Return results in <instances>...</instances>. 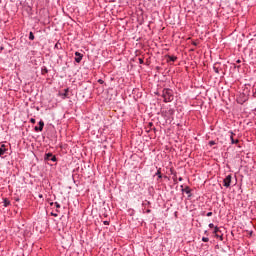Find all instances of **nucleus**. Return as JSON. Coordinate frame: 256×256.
I'll return each instance as SVG.
<instances>
[{
    "mask_svg": "<svg viewBox=\"0 0 256 256\" xmlns=\"http://www.w3.org/2000/svg\"><path fill=\"white\" fill-rule=\"evenodd\" d=\"M178 181H183V177H179V178H178Z\"/></svg>",
    "mask_w": 256,
    "mask_h": 256,
    "instance_id": "obj_39",
    "label": "nucleus"
},
{
    "mask_svg": "<svg viewBox=\"0 0 256 256\" xmlns=\"http://www.w3.org/2000/svg\"><path fill=\"white\" fill-rule=\"evenodd\" d=\"M219 65H221V63L219 62H216L214 65H213V70L215 73L219 74Z\"/></svg>",
    "mask_w": 256,
    "mask_h": 256,
    "instance_id": "obj_14",
    "label": "nucleus"
},
{
    "mask_svg": "<svg viewBox=\"0 0 256 256\" xmlns=\"http://www.w3.org/2000/svg\"><path fill=\"white\" fill-rule=\"evenodd\" d=\"M203 217H204V215H205V212H202V214H201Z\"/></svg>",
    "mask_w": 256,
    "mask_h": 256,
    "instance_id": "obj_43",
    "label": "nucleus"
},
{
    "mask_svg": "<svg viewBox=\"0 0 256 256\" xmlns=\"http://www.w3.org/2000/svg\"><path fill=\"white\" fill-rule=\"evenodd\" d=\"M203 243H209V237H202Z\"/></svg>",
    "mask_w": 256,
    "mask_h": 256,
    "instance_id": "obj_23",
    "label": "nucleus"
},
{
    "mask_svg": "<svg viewBox=\"0 0 256 256\" xmlns=\"http://www.w3.org/2000/svg\"><path fill=\"white\" fill-rule=\"evenodd\" d=\"M219 233H221V229H219V227L215 226V227H214L213 234H214V235H218Z\"/></svg>",
    "mask_w": 256,
    "mask_h": 256,
    "instance_id": "obj_17",
    "label": "nucleus"
},
{
    "mask_svg": "<svg viewBox=\"0 0 256 256\" xmlns=\"http://www.w3.org/2000/svg\"><path fill=\"white\" fill-rule=\"evenodd\" d=\"M154 177H157V181H159V179H163V174H161V168L157 169V172L155 173Z\"/></svg>",
    "mask_w": 256,
    "mask_h": 256,
    "instance_id": "obj_13",
    "label": "nucleus"
},
{
    "mask_svg": "<svg viewBox=\"0 0 256 256\" xmlns=\"http://www.w3.org/2000/svg\"><path fill=\"white\" fill-rule=\"evenodd\" d=\"M246 101H249V97H247L245 93H243L240 95L237 102L239 103V105H243V103H246Z\"/></svg>",
    "mask_w": 256,
    "mask_h": 256,
    "instance_id": "obj_10",
    "label": "nucleus"
},
{
    "mask_svg": "<svg viewBox=\"0 0 256 256\" xmlns=\"http://www.w3.org/2000/svg\"><path fill=\"white\" fill-rule=\"evenodd\" d=\"M214 237H216V239H220V241H223V234L221 233L214 235Z\"/></svg>",
    "mask_w": 256,
    "mask_h": 256,
    "instance_id": "obj_20",
    "label": "nucleus"
},
{
    "mask_svg": "<svg viewBox=\"0 0 256 256\" xmlns=\"http://www.w3.org/2000/svg\"><path fill=\"white\" fill-rule=\"evenodd\" d=\"M138 61H139V64H140V65H143V64L145 63V61L143 60V58H139Z\"/></svg>",
    "mask_w": 256,
    "mask_h": 256,
    "instance_id": "obj_25",
    "label": "nucleus"
},
{
    "mask_svg": "<svg viewBox=\"0 0 256 256\" xmlns=\"http://www.w3.org/2000/svg\"><path fill=\"white\" fill-rule=\"evenodd\" d=\"M213 216V212H208L207 214H206V217H212Z\"/></svg>",
    "mask_w": 256,
    "mask_h": 256,
    "instance_id": "obj_29",
    "label": "nucleus"
},
{
    "mask_svg": "<svg viewBox=\"0 0 256 256\" xmlns=\"http://www.w3.org/2000/svg\"><path fill=\"white\" fill-rule=\"evenodd\" d=\"M44 161H52L53 163H57V156L53 155L51 152H48L44 155Z\"/></svg>",
    "mask_w": 256,
    "mask_h": 256,
    "instance_id": "obj_4",
    "label": "nucleus"
},
{
    "mask_svg": "<svg viewBox=\"0 0 256 256\" xmlns=\"http://www.w3.org/2000/svg\"><path fill=\"white\" fill-rule=\"evenodd\" d=\"M152 129H153V131H157V128H155V127H153Z\"/></svg>",
    "mask_w": 256,
    "mask_h": 256,
    "instance_id": "obj_42",
    "label": "nucleus"
},
{
    "mask_svg": "<svg viewBox=\"0 0 256 256\" xmlns=\"http://www.w3.org/2000/svg\"><path fill=\"white\" fill-rule=\"evenodd\" d=\"M39 198H40V199H43V194H40V195H39Z\"/></svg>",
    "mask_w": 256,
    "mask_h": 256,
    "instance_id": "obj_40",
    "label": "nucleus"
},
{
    "mask_svg": "<svg viewBox=\"0 0 256 256\" xmlns=\"http://www.w3.org/2000/svg\"><path fill=\"white\" fill-rule=\"evenodd\" d=\"M231 145H237L239 143V139L233 138V136H230Z\"/></svg>",
    "mask_w": 256,
    "mask_h": 256,
    "instance_id": "obj_15",
    "label": "nucleus"
},
{
    "mask_svg": "<svg viewBox=\"0 0 256 256\" xmlns=\"http://www.w3.org/2000/svg\"><path fill=\"white\" fill-rule=\"evenodd\" d=\"M55 205L54 202H50V207H53Z\"/></svg>",
    "mask_w": 256,
    "mask_h": 256,
    "instance_id": "obj_35",
    "label": "nucleus"
},
{
    "mask_svg": "<svg viewBox=\"0 0 256 256\" xmlns=\"http://www.w3.org/2000/svg\"><path fill=\"white\" fill-rule=\"evenodd\" d=\"M164 179H167V176H164Z\"/></svg>",
    "mask_w": 256,
    "mask_h": 256,
    "instance_id": "obj_44",
    "label": "nucleus"
},
{
    "mask_svg": "<svg viewBox=\"0 0 256 256\" xmlns=\"http://www.w3.org/2000/svg\"><path fill=\"white\" fill-rule=\"evenodd\" d=\"M236 63H241V60H239V59H238V60H236Z\"/></svg>",
    "mask_w": 256,
    "mask_h": 256,
    "instance_id": "obj_41",
    "label": "nucleus"
},
{
    "mask_svg": "<svg viewBox=\"0 0 256 256\" xmlns=\"http://www.w3.org/2000/svg\"><path fill=\"white\" fill-rule=\"evenodd\" d=\"M28 38L30 41H35V34H33V32H29Z\"/></svg>",
    "mask_w": 256,
    "mask_h": 256,
    "instance_id": "obj_18",
    "label": "nucleus"
},
{
    "mask_svg": "<svg viewBox=\"0 0 256 256\" xmlns=\"http://www.w3.org/2000/svg\"><path fill=\"white\" fill-rule=\"evenodd\" d=\"M161 97L163 98L164 103H171L173 99H175L173 90L171 88H164L162 90Z\"/></svg>",
    "mask_w": 256,
    "mask_h": 256,
    "instance_id": "obj_1",
    "label": "nucleus"
},
{
    "mask_svg": "<svg viewBox=\"0 0 256 256\" xmlns=\"http://www.w3.org/2000/svg\"><path fill=\"white\" fill-rule=\"evenodd\" d=\"M74 55H75V58H74V61L76 62V63H81V61H83V54H81V52H75L74 53Z\"/></svg>",
    "mask_w": 256,
    "mask_h": 256,
    "instance_id": "obj_11",
    "label": "nucleus"
},
{
    "mask_svg": "<svg viewBox=\"0 0 256 256\" xmlns=\"http://www.w3.org/2000/svg\"><path fill=\"white\" fill-rule=\"evenodd\" d=\"M54 49H63V46L61 45L60 42H57L54 46Z\"/></svg>",
    "mask_w": 256,
    "mask_h": 256,
    "instance_id": "obj_19",
    "label": "nucleus"
},
{
    "mask_svg": "<svg viewBox=\"0 0 256 256\" xmlns=\"http://www.w3.org/2000/svg\"><path fill=\"white\" fill-rule=\"evenodd\" d=\"M231 179H232L231 174H229L228 176H226V177L224 178V180H223V185H224V187H226V188L231 187Z\"/></svg>",
    "mask_w": 256,
    "mask_h": 256,
    "instance_id": "obj_6",
    "label": "nucleus"
},
{
    "mask_svg": "<svg viewBox=\"0 0 256 256\" xmlns=\"http://www.w3.org/2000/svg\"><path fill=\"white\" fill-rule=\"evenodd\" d=\"M204 235H206L207 237H209V231L205 230V231H204Z\"/></svg>",
    "mask_w": 256,
    "mask_h": 256,
    "instance_id": "obj_32",
    "label": "nucleus"
},
{
    "mask_svg": "<svg viewBox=\"0 0 256 256\" xmlns=\"http://www.w3.org/2000/svg\"><path fill=\"white\" fill-rule=\"evenodd\" d=\"M208 144L210 147H213V145H217V142H215L214 140H210Z\"/></svg>",
    "mask_w": 256,
    "mask_h": 256,
    "instance_id": "obj_21",
    "label": "nucleus"
},
{
    "mask_svg": "<svg viewBox=\"0 0 256 256\" xmlns=\"http://www.w3.org/2000/svg\"><path fill=\"white\" fill-rule=\"evenodd\" d=\"M9 153V149L5 144H0V157L3 158V155Z\"/></svg>",
    "mask_w": 256,
    "mask_h": 256,
    "instance_id": "obj_8",
    "label": "nucleus"
},
{
    "mask_svg": "<svg viewBox=\"0 0 256 256\" xmlns=\"http://www.w3.org/2000/svg\"><path fill=\"white\" fill-rule=\"evenodd\" d=\"M54 205L56 209H61V204H59V202H54Z\"/></svg>",
    "mask_w": 256,
    "mask_h": 256,
    "instance_id": "obj_24",
    "label": "nucleus"
},
{
    "mask_svg": "<svg viewBox=\"0 0 256 256\" xmlns=\"http://www.w3.org/2000/svg\"><path fill=\"white\" fill-rule=\"evenodd\" d=\"M165 58L167 59V63H175V61H177V56L167 54Z\"/></svg>",
    "mask_w": 256,
    "mask_h": 256,
    "instance_id": "obj_12",
    "label": "nucleus"
},
{
    "mask_svg": "<svg viewBox=\"0 0 256 256\" xmlns=\"http://www.w3.org/2000/svg\"><path fill=\"white\" fill-rule=\"evenodd\" d=\"M4 207H9L11 205V201H9L7 198L3 199Z\"/></svg>",
    "mask_w": 256,
    "mask_h": 256,
    "instance_id": "obj_16",
    "label": "nucleus"
},
{
    "mask_svg": "<svg viewBox=\"0 0 256 256\" xmlns=\"http://www.w3.org/2000/svg\"><path fill=\"white\" fill-rule=\"evenodd\" d=\"M229 133L231 135L230 137H233L235 135V133L233 131H229Z\"/></svg>",
    "mask_w": 256,
    "mask_h": 256,
    "instance_id": "obj_33",
    "label": "nucleus"
},
{
    "mask_svg": "<svg viewBox=\"0 0 256 256\" xmlns=\"http://www.w3.org/2000/svg\"><path fill=\"white\" fill-rule=\"evenodd\" d=\"M51 216L52 217H58L57 213H53V212H51Z\"/></svg>",
    "mask_w": 256,
    "mask_h": 256,
    "instance_id": "obj_31",
    "label": "nucleus"
},
{
    "mask_svg": "<svg viewBox=\"0 0 256 256\" xmlns=\"http://www.w3.org/2000/svg\"><path fill=\"white\" fill-rule=\"evenodd\" d=\"M192 45H194V47H197V42H193Z\"/></svg>",
    "mask_w": 256,
    "mask_h": 256,
    "instance_id": "obj_37",
    "label": "nucleus"
},
{
    "mask_svg": "<svg viewBox=\"0 0 256 256\" xmlns=\"http://www.w3.org/2000/svg\"><path fill=\"white\" fill-rule=\"evenodd\" d=\"M176 177H177V175H174V178H173L174 179V183H177V178Z\"/></svg>",
    "mask_w": 256,
    "mask_h": 256,
    "instance_id": "obj_34",
    "label": "nucleus"
},
{
    "mask_svg": "<svg viewBox=\"0 0 256 256\" xmlns=\"http://www.w3.org/2000/svg\"><path fill=\"white\" fill-rule=\"evenodd\" d=\"M98 83H99L100 85H105V81H103V79H98Z\"/></svg>",
    "mask_w": 256,
    "mask_h": 256,
    "instance_id": "obj_26",
    "label": "nucleus"
},
{
    "mask_svg": "<svg viewBox=\"0 0 256 256\" xmlns=\"http://www.w3.org/2000/svg\"><path fill=\"white\" fill-rule=\"evenodd\" d=\"M162 114L166 119H173V115H175V109L168 108L166 111L162 112Z\"/></svg>",
    "mask_w": 256,
    "mask_h": 256,
    "instance_id": "obj_2",
    "label": "nucleus"
},
{
    "mask_svg": "<svg viewBox=\"0 0 256 256\" xmlns=\"http://www.w3.org/2000/svg\"><path fill=\"white\" fill-rule=\"evenodd\" d=\"M208 227H209L210 229H213V228H215V224L210 223V224L208 225Z\"/></svg>",
    "mask_w": 256,
    "mask_h": 256,
    "instance_id": "obj_28",
    "label": "nucleus"
},
{
    "mask_svg": "<svg viewBox=\"0 0 256 256\" xmlns=\"http://www.w3.org/2000/svg\"><path fill=\"white\" fill-rule=\"evenodd\" d=\"M38 125H39V126H35V127H34V131H35L36 133H39V132L43 131V127H45V122H44L43 120H40V121L38 122Z\"/></svg>",
    "mask_w": 256,
    "mask_h": 256,
    "instance_id": "obj_5",
    "label": "nucleus"
},
{
    "mask_svg": "<svg viewBox=\"0 0 256 256\" xmlns=\"http://www.w3.org/2000/svg\"><path fill=\"white\" fill-rule=\"evenodd\" d=\"M181 188L182 193H186V195H188V199H191V197H193V194L191 193V188L189 186L183 188V185H181Z\"/></svg>",
    "mask_w": 256,
    "mask_h": 256,
    "instance_id": "obj_7",
    "label": "nucleus"
},
{
    "mask_svg": "<svg viewBox=\"0 0 256 256\" xmlns=\"http://www.w3.org/2000/svg\"><path fill=\"white\" fill-rule=\"evenodd\" d=\"M30 123H32L33 125H35V123H36L35 118H31V119H30Z\"/></svg>",
    "mask_w": 256,
    "mask_h": 256,
    "instance_id": "obj_27",
    "label": "nucleus"
},
{
    "mask_svg": "<svg viewBox=\"0 0 256 256\" xmlns=\"http://www.w3.org/2000/svg\"><path fill=\"white\" fill-rule=\"evenodd\" d=\"M58 95L61 99H69V88L64 89V92H59Z\"/></svg>",
    "mask_w": 256,
    "mask_h": 256,
    "instance_id": "obj_9",
    "label": "nucleus"
},
{
    "mask_svg": "<svg viewBox=\"0 0 256 256\" xmlns=\"http://www.w3.org/2000/svg\"><path fill=\"white\" fill-rule=\"evenodd\" d=\"M145 213H151V209H147Z\"/></svg>",
    "mask_w": 256,
    "mask_h": 256,
    "instance_id": "obj_36",
    "label": "nucleus"
},
{
    "mask_svg": "<svg viewBox=\"0 0 256 256\" xmlns=\"http://www.w3.org/2000/svg\"><path fill=\"white\" fill-rule=\"evenodd\" d=\"M20 5L22 6V9H24L26 13H28V15H31V11H33V7L29 5V2L27 1L20 2Z\"/></svg>",
    "mask_w": 256,
    "mask_h": 256,
    "instance_id": "obj_3",
    "label": "nucleus"
},
{
    "mask_svg": "<svg viewBox=\"0 0 256 256\" xmlns=\"http://www.w3.org/2000/svg\"><path fill=\"white\" fill-rule=\"evenodd\" d=\"M42 73L43 74L49 73V70L47 69V67H45V66L42 67Z\"/></svg>",
    "mask_w": 256,
    "mask_h": 256,
    "instance_id": "obj_22",
    "label": "nucleus"
},
{
    "mask_svg": "<svg viewBox=\"0 0 256 256\" xmlns=\"http://www.w3.org/2000/svg\"><path fill=\"white\" fill-rule=\"evenodd\" d=\"M103 225H110V222L105 220V221H103Z\"/></svg>",
    "mask_w": 256,
    "mask_h": 256,
    "instance_id": "obj_30",
    "label": "nucleus"
},
{
    "mask_svg": "<svg viewBox=\"0 0 256 256\" xmlns=\"http://www.w3.org/2000/svg\"><path fill=\"white\" fill-rule=\"evenodd\" d=\"M149 127H153V122H150V123H149Z\"/></svg>",
    "mask_w": 256,
    "mask_h": 256,
    "instance_id": "obj_38",
    "label": "nucleus"
}]
</instances>
